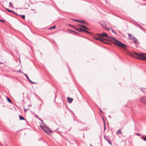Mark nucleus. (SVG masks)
<instances>
[{
    "label": "nucleus",
    "instance_id": "nucleus-1",
    "mask_svg": "<svg viewBox=\"0 0 146 146\" xmlns=\"http://www.w3.org/2000/svg\"><path fill=\"white\" fill-rule=\"evenodd\" d=\"M98 35L99 36V37L98 38H95L97 40H100L104 42H105V40H110L116 45L118 46L125 49L127 47L125 45L123 44L118 40L111 37L108 36V34L105 32H103L101 34H98Z\"/></svg>",
    "mask_w": 146,
    "mask_h": 146
},
{
    "label": "nucleus",
    "instance_id": "nucleus-2",
    "mask_svg": "<svg viewBox=\"0 0 146 146\" xmlns=\"http://www.w3.org/2000/svg\"><path fill=\"white\" fill-rule=\"evenodd\" d=\"M146 54L143 53L138 54L135 52L130 54L131 56L144 60H146Z\"/></svg>",
    "mask_w": 146,
    "mask_h": 146
},
{
    "label": "nucleus",
    "instance_id": "nucleus-3",
    "mask_svg": "<svg viewBox=\"0 0 146 146\" xmlns=\"http://www.w3.org/2000/svg\"><path fill=\"white\" fill-rule=\"evenodd\" d=\"M40 127L41 128L48 134H49L48 132L51 131L47 127H46L44 126H43L42 125H41Z\"/></svg>",
    "mask_w": 146,
    "mask_h": 146
},
{
    "label": "nucleus",
    "instance_id": "nucleus-4",
    "mask_svg": "<svg viewBox=\"0 0 146 146\" xmlns=\"http://www.w3.org/2000/svg\"><path fill=\"white\" fill-rule=\"evenodd\" d=\"M139 102H142L144 104L146 105V98L144 97H142L139 99Z\"/></svg>",
    "mask_w": 146,
    "mask_h": 146
},
{
    "label": "nucleus",
    "instance_id": "nucleus-5",
    "mask_svg": "<svg viewBox=\"0 0 146 146\" xmlns=\"http://www.w3.org/2000/svg\"><path fill=\"white\" fill-rule=\"evenodd\" d=\"M104 137L105 139L110 144V145H112V144L111 141H110L109 137L108 136H104Z\"/></svg>",
    "mask_w": 146,
    "mask_h": 146
},
{
    "label": "nucleus",
    "instance_id": "nucleus-6",
    "mask_svg": "<svg viewBox=\"0 0 146 146\" xmlns=\"http://www.w3.org/2000/svg\"><path fill=\"white\" fill-rule=\"evenodd\" d=\"M75 29L78 31L81 32H82V31H84L86 33H89L88 31H86L84 30H83L82 29L80 28L78 29Z\"/></svg>",
    "mask_w": 146,
    "mask_h": 146
},
{
    "label": "nucleus",
    "instance_id": "nucleus-7",
    "mask_svg": "<svg viewBox=\"0 0 146 146\" xmlns=\"http://www.w3.org/2000/svg\"><path fill=\"white\" fill-rule=\"evenodd\" d=\"M73 99L72 98H70L69 97L67 98V101L69 103H71L72 102Z\"/></svg>",
    "mask_w": 146,
    "mask_h": 146
},
{
    "label": "nucleus",
    "instance_id": "nucleus-8",
    "mask_svg": "<svg viewBox=\"0 0 146 146\" xmlns=\"http://www.w3.org/2000/svg\"><path fill=\"white\" fill-rule=\"evenodd\" d=\"M121 129H120L118 130L116 133V135H118L119 134H122V132L121 131Z\"/></svg>",
    "mask_w": 146,
    "mask_h": 146
},
{
    "label": "nucleus",
    "instance_id": "nucleus-9",
    "mask_svg": "<svg viewBox=\"0 0 146 146\" xmlns=\"http://www.w3.org/2000/svg\"><path fill=\"white\" fill-rule=\"evenodd\" d=\"M100 25H101L104 28L108 30H109V29L106 27V25H105L104 23L103 24H100Z\"/></svg>",
    "mask_w": 146,
    "mask_h": 146
},
{
    "label": "nucleus",
    "instance_id": "nucleus-10",
    "mask_svg": "<svg viewBox=\"0 0 146 146\" xmlns=\"http://www.w3.org/2000/svg\"><path fill=\"white\" fill-rule=\"evenodd\" d=\"M133 39L134 40V42L136 44H138L139 42H138V40L135 38H133Z\"/></svg>",
    "mask_w": 146,
    "mask_h": 146
},
{
    "label": "nucleus",
    "instance_id": "nucleus-11",
    "mask_svg": "<svg viewBox=\"0 0 146 146\" xmlns=\"http://www.w3.org/2000/svg\"><path fill=\"white\" fill-rule=\"evenodd\" d=\"M80 23L82 24H84L85 25H87V23H86L85 21L84 20H80Z\"/></svg>",
    "mask_w": 146,
    "mask_h": 146
},
{
    "label": "nucleus",
    "instance_id": "nucleus-12",
    "mask_svg": "<svg viewBox=\"0 0 146 146\" xmlns=\"http://www.w3.org/2000/svg\"><path fill=\"white\" fill-rule=\"evenodd\" d=\"M6 9V10H7L8 11L10 12H11L13 13H15V14L16 15H17V14H16V13H15L14 11H12V10H9V9Z\"/></svg>",
    "mask_w": 146,
    "mask_h": 146
},
{
    "label": "nucleus",
    "instance_id": "nucleus-13",
    "mask_svg": "<svg viewBox=\"0 0 146 146\" xmlns=\"http://www.w3.org/2000/svg\"><path fill=\"white\" fill-rule=\"evenodd\" d=\"M79 26L84 28L85 29H87V30L88 29L84 25H79Z\"/></svg>",
    "mask_w": 146,
    "mask_h": 146
},
{
    "label": "nucleus",
    "instance_id": "nucleus-14",
    "mask_svg": "<svg viewBox=\"0 0 146 146\" xmlns=\"http://www.w3.org/2000/svg\"><path fill=\"white\" fill-rule=\"evenodd\" d=\"M7 101L9 102L12 103V102L11 100L8 97H7Z\"/></svg>",
    "mask_w": 146,
    "mask_h": 146
},
{
    "label": "nucleus",
    "instance_id": "nucleus-15",
    "mask_svg": "<svg viewBox=\"0 0 146 146\" xmlns=\"http://www.w3.org/2000/svg\"><path fill=\"white\" fill-rule=\"evenodd\" d=\"M19 117H20V120H25V119L23 117L21 116L20 115H19Z\"/></svg>",
    "mask_w": 146,
    "mask_h": 146
},
{
    "label": "nucleus",
    "instance_id": "nucleus-16",
    "mask_svg": "<svg viewBox=\"0 0 146 146\" xmlns=\"http://www.w3.org/2000/svg\"><path fill=\"white\" fill-rule=\"evenodd\" d=\"M24 74V75L26 77V78L28 79V80H29V81H30V79L29 78L28 76H27V75L25 74H24Z\"/></svg>",
    "mask_w": 146,
    "mask_h": 146
},
{
    "label": "nucleus",
    "instance_id": "nucleus-17",
    "mask_svg": "<svg viewBox=\"0 0 146 146\" xmlns=\"http://www.w3.org/2000/svg\"><path fill=\"white\" fill-rule=\"evenodd\" d=\"M20 16L22 17L24 19H25V15H20Z\"/></svg>",
    "mask_w": 146,
    "mask_h": 146
},
{
    "label": "nucleus",
    "instance_id": "nucleus-18",
    "mask_svg": "<svg viewBox=\"0 0 146 146\" xmlns=\"http://www.w3.org/2000/svg\"><path fill=\"white\" fill-rule=\"evenodd\" d=\"M9 6L10 7H13V5L11 2H10L9 3Z\"/></svg>",
    "mask_w": 146,
    "mask_h": 146
},
{
    "label": "nucleus",
    "instance_id": "nucleus-19",
    "mask_svg": "<svg viewBox=\"0 0 146 146\" xmlns=\"http://www.w3.org/2000/svg\"><path fill=\"white\" fill-rule=\"evenodd\" d=\"M55 28H56V27H55V26H54L50 28H49V29H55Z\"/></svg>",
    "mask_w": 146,
    "mask_h": 146
},
{
    "label": "nucleus",
    "instance_id": "nucleus-20",
    "mask_svg": "<svg viewBox=\"0 0 146 146\" xmlns=\"http://www.w3.org/2000/svg\"><path fill=\"white\" fill-rule=\"evenodd\" d=\"M17 72H21V73H23V72H21V70H17Z\"/></svg>",
    "mask_w": 146,
    "mask_h": 146
},
{
    "label": "nucleus",
    "instance_id": "nucleus-21",
    "mask_svg": "<svg viewBox=\"0 0 146 146\" xmlns=\"http://www.w3.org/2000/svg\"><path fill=\"white\" fill-rule=\"evenodd\" d=\"M31 83H32V84H35V82H32V81H31V80H30V81H29Z\"/></svg>",
    "mask_w": 146,
    "mask_h": 146
},
{
    "label": "nucleus",
    "instance_id": "nucleus-22",
    "mask_svg": "<svg viewBox=\"0 0 146 146\" xmlns=\"http://www.w3.org/2000/svg\"><path fill=\"white\" fill-rule=\"evenodd\" d=\"M0 21L2 22V23H4L5 22V21L3 20H2V19H0Z\"/></svg>",
    "mask_w": 146,
    "mask_h": 146
},
{
    "label": "nucleus",
    "instance_id": "nucleus-23",
    "mask_svg": "<svg viewBox=\"0 0 146 146\" xmlns=\"http://www.w3.org/2000/svg\"><path fill=\"white\" fill-rule=\"evenodd\" d=\"M74 20L75 21H77L78 22L80 23V20Z\"/></svg>",
    "mask_w": 146,
    "mask_h": 146
},
{
    "label": "nucleus",
    "instance_id": "nucleus-24",
    "mask_svg": "<svg viewBox=\"0 0 146 146\" xmlns=\"http://www.w3.org/2000/svg\"><path fill=\"white\" fill-rule=\"evenodd\" d=\"M136 135L138 136H140L141 135V134L139 133H137Z\"/></svg>",
    "mask_w": 146,
    "mask_h": 146
},
{
    "label": "nucleus",
    "instance_id": "nucleus-25",
    "mask_svg": "<svg viewBox=\"0 0 146 146\" xmlns=\"http://www.w3.org/2000/svg\"><path fill=\"white\" fill-rule=\"evenodd\" d=\"M143 140L145 141H146V137H144L143 139Z\"/></svg>",
    "mask_w": 146,
    "mask_h": 146
},
{
    "label": "nucleus",
    "instance_id": "nucleus-26",
    "mask_svg": "<svg viewBox=\"0 0 146 146\" xmlns=\"http://www.w3.org/2000/svg\"><path fill=\"white\" fill-rule=\"evenodd\" d=\"M128 35L129 36V37H130L131 36L130 34H128Z\"/></svg>",
    "mask_w": 146,
    "mask_h": 146
},
{
    "label": "nucleus",
    "instance_id": "nucleus-27",
    "mask_svg": "<svg viewBox=\"0 0 146 146\" xmlns=\"http://www.w3.org/2000/svg\"><path fill=\"white\" fill-rule=\"evenodd\" d=\"M112 31L114 33H115V32L113 30H112Z\"/></svg>",
    "mask_w": 146,
    "mask_h": 146
},
{
    "label": "nucleus",
    "instance_id": "nucleus-28",
    "mask_svg": "<svg viewBox=\"0 0 146 146\" xmlns=\"http://www.w3.org/2000/svg\"><path fill=\"white\" fill-rule=\"evenodd\" d=\"M25 112H26L27 111V110L26 109H25Z\"/></svg>",
    "mask_w": 146,
    "mask_h": 146
},
{
    "label": "nucleus",
    "instance_id": "nucleus-29",
    "mask_svg": "<svg viewBox=\"0 0 146 146\" xmlns=\"http://www.w3.org/2000/svg\"><path fill=\"white\" fill-rule=\"evenodd\" d=\"M31 10H35V9H31Z\"/></svg>",
    "mask_w": 146,
    "mask_h": 146
},
{
    "label": "nucleus",
    "instance_id": "nucleus-30",
    "mask_svg": "<svg viewBox=\"0 0 146 146\" xmlns=\"http://www.w3.org/2000/svg\"><path fill=\"white\" fill-rule=\"evenodd\" d=\"M107 43V44H110V43Z\"/></svg>",
    "mask_w": 146,
    "mask_h": 146
},
{
    "label": "nucleus",
    "instance_id": "nucleus-31",
    "mask_svg": "<svg viewBox=\"0 0 146 146\" xmlns=\"http://www.w3.org/2000/svg\"><path fill=\"white\" fill-rule=\"evenodd\" d=\"M90 146H92L91 144H90Z\"/></svg>",
    "mask_w": 146,
    "mask_h": 146
},
{
    "label": "nucleus",
    "instance_id": "nucleus-32",
    "mask_svg": "<svg viewBox=\"0 0 146 146\" xmlns=\"http://www.w3.org/2000/svg\"><path fill=\"white\" fill-rule=\"evenodd\" d=\"M73 32H75V33H76L74 31H73Z\"/></svg>",
    "mask_w": 146,
    "mask_h": 146
},
{
    "label": "nucleus",
    "instance_id": "nucleus-33",
    "mask_svg": "<svg viewBox=\"0 0 146 146\" xmlns=\"http://www.w3.org/2000/svg\"><path fill=\"white\" fill-rule=\"evenodd\" d=\"M0 63H1V62H0Z\"/></svg>",
    "mask_w": 146,
    "mask_h": 146
},
{
    "label": "nucleus",
    "instance_id": "nucleus-34",
    "mask_svg": "<svg viewBox=\"0 0 146 146\" xmlns=\"http://www.w3.org/2000/svg\"><path fill=\"white\" fill-rule=\"evenodd\" d=\"M92 146H93L92 145Z\"/></svg>",
    "mask_w": 146,
    "mask_h": 146
}]
</instances>
